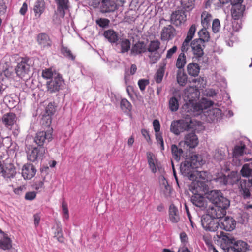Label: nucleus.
Listing matches in <instances>:
<instances>
[{"label":"nucleus","instance_id":"f257e3e1","mask_svg":"<svg viewBox=\"0 0 252 252\" xmlns=\"http://www.w3.org/2000/svg\"><path fill=\"white\" fill-rule=\"evenodd\" d=\"M207 198L212 204L210 205L207 209V214L202 217L201 224L206 230L215 231L220 226L217 219H220L225 216L230 201L220 190L211 191Z\"/></svg>","mask_w":252,"mask_h":252},{"label":"nucleus","instance_id":"f03ea898","mask_svg":"<svg viewBox=\"0 0 252 252\" xmlns=\"http://www.w3.org/2000/svg\"><path fill=\"white\" fill-rule=\"evenodd\" d=\"M203 163L204 161L201 156L192 155L186 158L185 161L181 164L180 171L183 175L193 181L195 178V169Z\"/></svg>","mask_w":252,"mask_h":252},{"label":"nucleus","instance_id":"7ed1b4c3","mask_svg":"<svg viewBox=\"0 0 252 252\" xmlns=\"http://www.w3.org/2000/svg\"><path fill=\"white\" fill-rule=\"evenodd\" d=\"M207 189L208 186L203 182H196L190 187V190L193 193L191 198V202L202 210L207 211L210 206L208 204L206 198L201 194L202 193H205Z\"/></svg>","mask_w":252,"mask_h":252},{"label":"nucleus","instance_id":"20e7f679","mask_svg":"<svg viewBox=\"0 0 252 252\" xmlns=\"http://www.w3.org/2000/svg\"><path fill=\"white\" fill-rule=\"evenodd\" d=\"M64 84V79L61 74L55 72V76L46 84L47 92L53 94L62 90Z\"/></svg>","mask_w":252,"mask_h":252},{"label":"nucleus","instance_id":"39448f33","mask_svg":"<svg viewBox=\"0 0 252 252\" xmlns=\"http://www.w3.org/2000/svg\"><path fill=\"white\" fill-rule=\"evenodd\" d=\"M29 58H21V61L18 63L15 71L16 75L21 79H27L30 77L31 66L29 63Z\"/></svg>","mask_w":252,"mask_h":252},{"label":"nucleus","instance_id":"423d86ee","mask_svg":"<svg viewBox=\"0 0 252 252\" xmlns=\"http://www.w3.org/2000/svg\"><path fill=\"white\" fill-rule=\"evenodd\" d=\"M214 102L212 101H208L206 99H203L200 102L197 103L193 102L191 103H186V105L188 106L190 110L192 112L194 116L200 114L204 109H206L207 107L212 106Z\"/></svg>","mask_w":252,"mask_h":252},{"label":"nucleus","instance_id":"0eeeda50","mask_svg":"<svg viewBox=\"0 0 252 252\" xmlns=\"http://www.w3.org/2000/svg\"><path fill=\"white\" fill-rule=\"evenodd\" d=\"M191 122V120L189 122L183 119L173 121L170 125V131L175 135H179L181 132L190 128L189 123Z\"/></svg>","mask_w":252,"mask_h":252},{"label":"nucleus","instance_id":"6e6552de","mask_svg":"<svg viewBox=\"0 0 252 252\" xmlns=\"http://www.w3.org/2000/svg\"><path fill=\"white\" fill-rule=\"evenodd\" d=\"M46 149L44 147H31L27 152V158L32 162L42 159Z\"/></svg>","mask_w":252,"mask_h":252},{"label":"nucleus","instance_id":"1a4fd4ad","mask_svg":"<svg viewBox=\"0 0 252 252\" xmlns=\"http://www.w3.org/2000/svg\"><path fill=\"white\" fill-rule=\"evenodd\" d=\"M52 129L49 128L46 131H39L36 133L34 141L38 147H43L44 143L52 139Z\"/></svg>","mask_w":252,"mask_h":252},{"label":"nucleus","instance_id":"9d476101","mask_svg":"<svg viewBox=\"0 0 252 252\" xmlns=\"http://www.w3.org/2000/svg\"><path fill=\"white\" fill-rule=\"evenodd\" d=\"M199 96L200 91L196 87H189L185 90L184 97L187 103L196 102Z\"/></svg>","mask_w":252,"mask_h":252},{"label":"nucleus","instance_id":"9b49d317","mask_svg":"<svg viewBox=\"0 0 252 252\" xmlns=\"http://www.w3.org/2000/svg\"><path fill=\"white\" fill-rule=\"evenodd\" d=\"M205 43L200 39H194L191 42V48L194 57L199 59L204 55Z\"/></svg>","mask_w":252,"mask_h":252},{"label":"nucleus","instance_id":"f8f14e48","mask_svg":"<svg viewBox=\"0 0 252 252\" xmlns=\"http://www.w3.org/2000/svg\"><path fill=\"white\" fill-rule=\"evenodd\" d=\"M227 248L225 252H246L249 250L248 244L241 240L235 241Z\"/></svg>","mask_w":252,"mask_h":252},{"label":"nucleus","instance_id":"ddd939ff","mask_svg":"<svg viewBox=\"0 0 252 252\" xmlns=\"http://www.w3.org/2000/svg\"><path fill=\"white\" fill-rule=\"evenodd\" d=\"M171 22L175 26H180L186 21L185 12L181 10L173 12L170 17Z\"/></svg>","mask_w":252,"mask_h":252},{"label":"nucleus","instance_id":"4468645a","mask_svg":"<svg viewBox=\"0 0 252 252\" xmlns=\"http://www.w3.org/2000/svg\"><path fill=\"white\" fill-rule=\"evenodd\" d=\"M204 115L207 121L210 123L214 122L221 117V111L219 108H212L205 112Z\"/></svg>","mask_w":252,"mask_h":252},{"label":"nucleus","instance_id":"2eb2a0df","mask_svg":"<svg viewBox=\"0 0 252 252\" xmlns=\"http://www.w3.org/2000/svg\"><path fill=\"white\" fill-rule=\"evenodd\" d=\"M17 120L16 115L13 113L9 112L3 115L1 122L6 128L11 129L12 126L16 124Z\"/></svg>","mask_w":252,"mask_h":252},{"label":"nucleus","instance_id":"dca6fc26","mask_svg":"<svg viewBox=\"0 0 252 252\" xmlns=\"http://www.w3.org/2000/svg\"><path fill=\"white\" fill-rule=\"evenodd\" d=\"M252 184L249 181L241 180L239 186V193L244 199H249L251 196L250 188Z\"/></svg>","mask_w":252,"mask_h":252},{"label":"nucleus","instance_id":"f3484780","mask_svg":"<svg viewBox=\"0 0 252 252\" xmlns=\"http://www.w3.org/2000/svg\"><path fill=\"white\" fill-rule=\"evenodd\" d=\"M36 41L42 48H49L52 45V41L48 34L46 33H40L36 37Z\"/></svg>","mask_w":252,"mask_h":252},{"label":"nucleus","instance_id":"a211bd4d","mask_svg":"<svg viewBox=\"0 0 252 252\" xmlns=\"http://www.w3.org/2000/svg\"><path fill=\"white\" fill-rule=\"evenodd\" d=\"M224 216L220 218L221 225L220 227L226 231H231L235 227L236 221L231 217Z\"/></svg>","mask_w":252,"mask_h":252},{"label":"nucleus","instance_id":"6ab92c4d","mask_svg":"<svg viewBox=\"0 0 252 252\" xmlns=\"http://www.w3.org/2000/svg\"><path fill=\"white\" fill-rule=\"evenodd\" d=\"M175 35V29L171 25L164 27L161 32L160 39L162 41L171 40Z\"/></svg>","mask_w":252,"mask_h":252},{"label":"nucleus","instance_id":"aec40b11","mask_svg":"<svg viewBox=\"0 0 252 252\" xmlns=\"http://www.w3.org/2000/svg\"><path fill=\"white\" fill-rule=\"evenodd\" d=\"M245 11V5L243 4H236L232 6L231 14L234 20H239L242 18Z\"/></svg>","mask_w":252,"mask_h":252},{"label":"nucleus","instance_id":"412c9836","mask_svg":"<svg viewBox=\"0 0 252 252\" xmlns=\"http://www.w3.org/2000/svg\"><path fill=\"white\" fill-rule=\"evenodd\" d=\"M36 169L32 164H27L23 166L22 175L25 179H31L34 176Z\"/></svg>","mask_w":252,"mask_h":252},{"label":"nucleus","instance_id":"4be33fe9","mask_svg":"<svg viewBox=\"0 0 252 252\" xmlns=\"http://www.w3.org/2000/svg\"><path fill=\"white\" fill-rule=\"evenodd\" d=\"M101 4V11L104 13L113 12L117 8L114 0H102Z\"/></svg>","mask_w":252,"mask_h":252},{"label":"nucleus","instance_id":"5701e85b","mask_svg":"<svg viewBox=\"0 0 252 252\" xmlns=\"http://www.w3.org/2000/svg\"><path fill=\"white\" fill-rule=\"evenodd\" d=\"M146 51L147 45L146 43L144 41L139 40L132 46L131 53L134 55H137Z\"/></svg>","mask_w":252,"mask_h":252},{"label":"nucleus","instance_id":"b1692460","mask_svg":"<svg viewBox=\"0 0 252 252\" xmlns=\"http://www.w3.org/2000/svg\"><path fill=\"white\" fill-rule=\"evenodd\" d=\"M198 139L195 132H190L187 134L185 137V144L189 148H193L198 144Z\"/></svg>","mask_w":252,"mask_h":252},{"label":"nucleus","instance_id":"393cba45","mask_svg":"<svg viewBox=\"0 0 252 252\" xmlns=\"http://www.w3.org/2000/svg\"><path fill=\"white\" fill-rule=\"evenodd\" d=\"M57 6V11L60 16L63 18L65 14V10L69 8V0H55Z\"/></svg>","mask_w":252,"mask_h":252},{"label":"nucleus","instance_id":"a878e982","mask_svg":"<svg viewBox=\"0 0 252 252\" xmlns=\"http://www.w3.org/2000/svg\"><path fill=\"white\" fill-rule=\"evenodd\" d=\"M169 218L174 223L178 222L180 220L178 209L174 204H171L169 206Z\"/></svg>","mask_w":252,"mask_h":252},{"label":"nucleus","instance_id":"bb28decb","mask_svg":"<svg viewBox=\"0 0 252 252\" xmlns=\"http://www.w3.org/2000/svg\"><path fill=\"white\" fill-rule=\"evenodd\" d=\"M103 35L111 44L117 43L119 40L118 33L112 29L105 31Z\"/></svg>","mask_w":252,"mask_h":252},{"label":"nucleus","instance_id":"cd10ccee","mask_svg":"<svg viewBox=\"0 0 252 252\" xmlns=\"http://www.w3.org/2000/svg\"><path fill=\"white\" fill-rule=\"evenodd\" d=\"M2 173L5 178H10L14 177L16 173L14 165L12 163L6 164L3 167Z\"/></svg>","mask_w":252,"mask_h":252},{"label":"nucleus","instance_id":"c85d7f7f","mask_svg":"<svg viewBox=\"0 0 252 252\" xmlns=\"http://www.w3.org/2000/svg\"><path fill=\"white\" fill-rule=\"evenodd\" d=\"M13 68L8 65L7 63L0 64V76L6 77H11L13 74Z\"/></svg>","mask_w":252,"mask_h":252},{"label":"nucleus","instance_id":"c756f323","mask_svg":"<svg viewBox=\"0 0 252 252\" xmlns=\"http://www.w3.org/2000/svg\"><path fill=\"white\" fill-rule=\"evenodd\" d=\"M200 67L198 64L191 63L188 64L187 71L188 74L191 76L196 77L199 75Z\"/></svg>","mask_w":252,"mask_h":252},{"label":"nucleus","instance_id":"7c9ffc66","mask_svg":"<svg viewBox=\"0 0 252 252\" xmlns=\"http://www.w3.org/2000/svg\"><path fill=\"white\" fill-rule=\"evenodd\" d=\"M45 8V3L44 0H37L35 3L34 6V12L35 15L39 18L41 15L44 12Z\"/></svg>","mask_w":252,"mask_h":252},{"label":"nucleus","instance_id":"2f4dec72","mask_svg":"<svg viewBox=\"0 0 252 252\" xmlns=\"http://www.w3.org/2000/svg\"><path fill=\"white\" fill-rule=\"evenodd\" d=\"M187 63V58L185 54L180 53L176 60L175 66L179 70L183 69Z\"/></svg>","mask_w":252,"mask_h":252},{"label":"nucleus","instance_id":"473e14b6","mask_svg":"<svg viewBox=\"0 0 252 252\" xmlns=\"http://www.w3.org/2000/svg\"><path fill=\"white\" fill-rule=\"evenodd\" d=\"M201 24L204 28H208L212 20V15L207 11H203L201 14Z\"/></svg>","mask_w":252,"mask_h":252},{"label":"nucleus","instance_id":"72a5a7b5","mask_svg":"<svg viewBox=\"0 0 252 252\" xmlns=\"http://www.w3.org/2000/svg\"><path fill=\"white\" fill-rule=\"evenodd\" d=\"M207 28L203 27L198 32V34L199 36V38L196 39L201 40L202 42L205 43L208 42L210 38V34L207 30Z\"/></svg>","mask_w":252,"mask_h":252},{"label":"nucleus","instance_id":"f704fd0d","mask_svg":"<svg viewBox=\"0 0 252 252\" xmlns=\"http://www.w3.org/2000/svg\"><path fill=\"white\" fill-rule=\"evenodd\" d=\"M171 152L173 158L176 160L179 161L183 153V150L176 145L173 144L171 146Z\"/></svg>","mask_w":252,"mask_h":252},{"label":"nucleus","instance_id":"c9c22d12","mask_svg":"<svg viewBox=\"0 0 252 252\" xmlns=\"http://www.w3.org/2000/svg\"><path fill=\"white\" fill-rule=\"evenodd\" d=\"M160 45V41L158 39L151 41L148 47H147V51L149 52H158Z\"/></svg>","mask_w":252,"mask_h":252},{"label":"nucleus","instance_id":"e433bc0d","mask_svg":"<svg viewBox=\"0 0 252 252\" xmlns=\"http://www.w3.org/2000/svg\"><path fill=\"white\" fill-rule=\"evenodd\" d=\"M147 157L150 168L151 169L153 173H156L157 172V168L155 163L154 155L151 152H147Z\"/></svg>","mask_w":252,"mask_h":252},{"label":"nucleus","instance_id":"4c0bfd02","mask_svg":"<svg viewBox=\"0 0 252 252\" xmlns=\"http://www.w3.org/2000/svg\"><path fill=\"white\" fill-rule=\"evenodd\" d=\"M168 105L171 111H177L179 109V99L175 96L171 97L169 100Z\"/></svg>","mask_w":252,"mask_h":252},{"label":"nucleus","instance_id":"58836bf2","mask_svg":"<svg viewBox=\"0 0 252 252\" xmlns=\"http://www.w3.org/2000/svg\"><path fill=\"white\" fill-rule=\"evenodd\" d=\"M208 173L206 171H198L197 170L195 172V178L194 179V181L191 185H193V184L196 182H203L205 183V181H199V180H207Z\"/></svg>","mask_w":252,"mask_h":252},{"label":"nucleus","instance_id":"ea45409f","mask_svg":"<svg viewBox=\"0 0 252 252\" xmlns=\"http://www.w3.org/2000/svg\"><path fill=\"white\" fill-rule=\"evenodd\" d=\"M165 69V66H160L154 76V79L157 83L159 84L162 82L164 75Z\"/></svg>","mask_w":252,"mask_h":252},{"label":"nucleus","instance_id":"a19ab883","mask_svg":"<svg viewBox=\"0 0 252 252\" xmlns=\"http://www.w3.org/2000/svg\"><path fill=\"white\" fill-rule=\"evenodd\" d=\"M195 0H182L181 5L186 11L192 10L194 7Z\"/></svg>","mask_w":252,"mask_h":252},{"label":"nucleus","instance_id":"79ce46f5","mask_svg":"<svg viewBox=\"0 0 252 252\" xmlns=\"http://www.w3.org/2000/svg\"><path fill=\"white\" fill-rule=\"evenodd\" d=\"M177 81L178 83L181 86H185L187 82V76L180 70L177 71Z\"/></svg>","mask_w":252,"mask_h":252},{"label":"nucleus","instance_id":"37998d69","mask_svg":"<svg viewBox=\"0 0 252 252\" xmlns=\"http://www.w3.org/2000/svg\"><path fill=\"white\" fill-rule=\"evenodd\" d=\"M61 53L66 58L74 61L75 56L73 54L71 51L67 47L62 46L61 48Z\"/></svg>","mask_w":252,"mask_h":252},{"label":"nucleus","instance_id":"c03bdc74","mask_svg":"<svg viewBox=\"0 0 252 252\" xmlns=\"http://www.w3.org/2000/svg\"><path fill=\"white\" fill-rule=\"evenodd\" d=\"M0 246L1 249L4 250L10 249L12 247L10 238L8 237H4L0 240Z\"/></svg>","mask_w":252,"mask_h":252},{"label":"nucleus","instance_id":"a18cd8bd","mask_svg":"<svg viewBox=\"0 0 252 252\" xmlns=\"http://www.w3.org/2000/svg\"><path fill=\"white\" fill-rule=\"evenodd\" d=\"M54 237L60 243H63L64 238L63 236V233L61 226L59 224L57 225L55 232H54Z\"/></svg>","mask_w":252,"mask_h":252},{"label":"nucleus","instance_id":"49530a36","mask_svg":"<svg viewBox=\"0 0 252 252\" xmlns=\"http://www.w3.org/2000/svg\"><path fill=\"white\" fill-rule=\"evenodd\" d=\"M219 238L221 239L226 244H233L234 241V238L229 237L223 231L218 232L217 234Z\"/></svg>","mask_w":252,"mask_h":252},{"label":"nucleus","instance_id":"de8ad7c7","mask_svg":"<svg viewBox=\"0 0 252 252\" xmlns=\"http://www.w3.org/2000/svg\"><path fill=\"white\" fill-rule=\"evenodd\" d=\"M120 46L121 53L127 52L130 48V41L127 39H123L120 42Z\"/></svg>","mask_w":252,"mask_h":252},{"label":"nucleus","instance_id":"09e8293b","mask_svg":"<svg viewBox=\"0 0 252 252\" xmlns=\"http://www.w3.org/2000/svg\"><path fill=\"white\" fill-rule=\"evenodd\" d=\"M121 109L125 112H129L132 108V105L126 99H122L120 103Z\"/></svg>","mask_w":252,"mask_h":252},{"label":"nucleus","instance_id":"8fccbe9b","mask_svg":"<svg viewBox=\"0 0 252 252\" xmlns=\"http://www.w3.org/2000/svg\"><path fill=\"white\" fill-rule=\"evenodd\" d=\"M214 157L219 161L224 159L225 158V150L223 148L216 149L214 154Z\"/></svg>","mask_w":252,"mask_h":252},{"label":"nucleus","instance_id":"3c124183","mask_svg":"<svg viewBox=\"0 0 252 252\" xmlns=\"http://www.w3.org/2000/svg\"><path fill=\"white\" fill-rule=\"evenodd\" d=\"M149 62L151 64H155L160 59L161 56L158 52H150Z\"/></svg>","mask_w":252,"mask_h":252},{"label":"nucleus","instance_id":"603ef678","mask_svg":"<svg viewBox=\"0 0 252 252\" xmlns=\"http://www.w3.org/2000/svg\"><path fill=\"white\" fill-rule=\"evenodd\" d=\"M191 41H192L185 38L184 41L183 42L181 47V53H184V54L187 53L188 51L191 47Z\"/></svg>","mask_w":252,"mask_h":252},{"label":"nucleus","instance_id":"864d4df0","mask_svg":"<svg viewBox=\"0 0 252 252\" xmlns=\"http://www.w3.org/2000/svg\"><path fill=\"white\" fill-rule=\"evenodd\" d=\"M196 30V26L195 24L192 25L187 32V34L186 39L191 41L194 35Z\"/></svg>","mask_w":252,"mask_h":252},{"label":"nucleus","instance_id":"5fc2aeb1","mask_svg":"<svg viewBox=\"0 0 252 252\" xmlns=\"http://www.w3.org/2000/svg\"><path fill=\"white\" fill-rule=\"evenodd\" d=\"M51 122L52 119L51 116L44 115L43 116L41 123L42 126L48 127V129H49V128H50V126L51 124Z\"/></svg>","mask_w":252,"mask_h":252},{"label":"nucleus","instance_id":"6e6d98bb","mask_svg":"<svg viewBox=\"0 0 252 252\" xmlns=\"http://www.w3.org/2000/svg\"><path fill=\"white\" fill-rule=\"evenodd\" d=\"M54 76L55 73L53 72L51 68L46 69L42 71V76L44 79H52Z\"/></svg>","mask_w":252,"mask_h":252},{"label":"nucleus","instance_id":"4d7b16f0","mask_svg":"<svg viewBox=\"0 0 252 252\" xmlns=\"http://www.w3.org/2000/svg\"><path fill=\"white\" fill-rule=\"evenodd\" d=\"M56 107L54 102L49 103L46 108L47 115H53L56 111Z\"/></svg>","mask_w":252,"mask_h":252},{"label":"nucleus","instance_id":"13d9d810","mask_svg":"<svg viewBox=\"0 0 252 252\" xmlns=\"http://www.w3.org/2000/svg\"><path fill=\"white\" fill-rule=\"evenodd\" d=\"M241 174L244 177H248L251 174V170L249 168V165L248 164H244L241 170Z\"/></svg>","mask_w":252,"mask_h":252},{"label":"nucleus","instance_id":"bf43d9fd","mask_svg":"<svg viewBox=\"0 0 252 252\" xmlns=\"http://www.w3.org/2000/svg\"><path fill=\"white\" fill-rule=\"evenodd\" d=\"M245 146H237L235 147L233 154L235 157L242 156L243 154Z\"/></svg>","mask_w":252,"mask_h":252},{"label":"nucleus","instance_id":"052dcab7","mask_svg":"<svg viewBox=\"0 0 252 252\" xmlns=\"http://www.w3.org/2000/svg\"><path fill=\"white\" fill-rule=\"evenodd\" d=\"M178 50L177 46L174 45L171 48L167 51L166 58L167 59H171L174 54L176 53Z\"/></svg>","mask_w":252,"mask_h":252},{"label":"nucleus","instance_id":"680f3d73","mask_svg":"<svg viewBox=\"0 0 252 252\" xmlns=\"http://www.w3.org/2000/svg\"><path fill=\"white\" fill-rule=\"evenodd\" d=\"M96 23L100 27L105 28L109 25L110 21L108 19L100 18L96 20Z\"/></svg>","mask_w":252,"mask_h":252},{"label":"nucleus","instance_id":"e2e57ef3","mask_svg":"<svg viewBox=\"0 0 252 252\" xmlns=\"http://www.w3.org/2000/svg\"><path fill=\"white\" fill-rule=\"evenodd\" d=\"M220 27V22L218 19H215L212 22V30L214 33L219 31Z\"/></svg>","mask_w":252,"mask_h":252},{"label":"nucleus","instance_id":"0e129e2a","mask_svg":"<svg viewBox=\"0 0 252 252\" xmlns=\"http://www.w3.org/2000/svg\"><path fill=\"white\" fill-rule=\"evenodd\" d=\"M149 84V81L147 79H140L138 82V85L141 91H144L146 86Z\"/></svg>","mask_w":252,"mask_h":252},{"label":"nucleus","instance_id":"69168bd1","mask_svg":"<svg viewBox=\"0 0 252 252\" xmlns=\"http://www.w3.org/2000/svg\"><path fill=\"white\" fill-rule=\"evenodd\" d=\"M62 209L63 212V217L67 220L69 218V213L67 204L64 201L62 203Z\"/></svg>","mask_w":252,"mask_h":252},{"label":"nucleus","instance_id":"338daca9","mask_svg":"<svg viewBox=\"0 0 252 252\" xmlns=\"http://www.w3.org/2000/svg\"><path fill=\"white\" fill-rule=\"evenodd\" d=\"M136 71H137L136 65L134 64H132L131 65V67H130V74H127V72L125 73L124 79H125L126 83H127V80H128V79H127L128 76H129L130 75H132L134 74L135 73V72H136Z\"/></svg>","mask_w":252,"mask_h":252},{"label":"nucleus","instance_id":"774afa93","mask_svg":"<svg viewBox=\"0 0 252 252\" xmlns=\"http://www.w3.org/2000/svg\"><path fill=\"white\" fill-rule=\"evenodd\" d=\"M229 179V176H226L224 174H222L220 178H218V180L224 185L228 184V180Z\"/></svg>","mask_w":252,"mask_h":252}]
</instances>
